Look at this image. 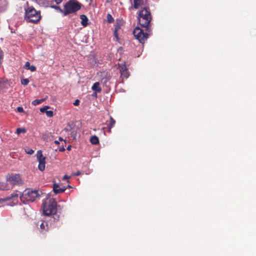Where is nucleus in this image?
<instances>
[{
    "label": "nucleus",
    "instance_id": "obj_1",
    "mask_svg": "<svg viewBox=\"0 0 256 256\" xmlns=\"http://www.w3.org/2000/svg\"><path fill=\"white\" fill-rule=\"evenodd\" d=\"M43 212L46 216L53 215L54 220H59V216L56 214L57 202L53 199H47L42 202Z\"/></svg>",
    "mask_w": 256,
    "mask_h": 256
},
{
    "label": "nucleus",
    "instance_id": "obj_2",
    "mask_svg": "<svg viewBox=\"0 0 256 256\" xmlns=\"http://www.w3.org/2000/svg\"><path fill=\"white\" fill-rule=\"evenodd\" d=\"M138 18L141 27L146 28V30H148L149 28H150V22L152 19L149 8H142L139 12Z\"/></svg>",
    "mask_w": 256,
    "mask_h": 256
},
{
    "label": "nucleus",
    "instance_id": "obj_3",
    "mask_svg": "<svg viewBox=\"0 0 256 256\" xmlns=\"http://www.w3.org/2000/svg\"><path fill=\"white\" fill-rule=\"evenodd\" d=\"M24 20L29 22L36 24L41 19L40 11H37L32 6L24 8Z\"/></svg>",
    "mask_w": 256,
    "mask_h": 256
},
{
    "label": "nucleus",
    "instance_id": "obj_4",
    "mask_svg": "<svg viewBox=\"0 0 256 256\" xmlns=\"http://www.w3.org/2000/svg\"><path fill=\"white\" fill-rule=\"evenodd\" d=\"M64 16L71 14H75L80 10L82 4L76 0H70L64 5Z\"/></svg>",
    "mask_w": 256,
    "mask_h": 256
},
{
    "label": "nucleus",
    "instance_id": "obj_5",
    "mask_svg": "<svg viewBox=\"0 0 256 256\" xmlns=\"http://www.w3.org/2000/svg\"><path fill=\"white\" fill-rule=\"evenodd\" d=\"M142 29L140 27H136L134 31L133 34L136 40L141 44H144L147 40L148 35L151 32V28H149L148 30H146V28Z\"/></svg>",
    "mask_w": 256,
    "mask_h": 256
},
{
    "label": "nucleus",
    "instance_id": "obj_6",
    "mask_svg": "<svg viewBox=\"0 0 256 256\" xmlns=\"http://www.w3.org/2000/svg\"><path fill=\"white\" fill-rule=\"evenodd\" d=\"M39 196L38 190L26 189L24 191L22 194L20 196V198L24 203L29 202H32Z\"/></svg>",
    "mask_w": 256,
    "mask_h": 256
},
{
    "label": "nucleus",
    "instance_id": "obj_7",
    "mask_svg": "<svg viewBox=\"0 0 256 256\" xmlns=\"http://www.w3.org/2000/svg\"><path fill=\"white\" fill-rule=\"evenodd\" d=\"M6 180L12 186L23 184V181L21 178L20 174H8L6 176Z\"/></svg>",
    "mask_w": 256,
    "mask_h": 256
},
{
    "label": "nucleus",
    "instance_id": "obj_8",
    "mask_svg": "<svg viewBox=\"0 0 256 256\" xmlns=\"http://www.w3.org/2000/svg\"><path fill=\"white\" fill-rule=\"evenodd\" d=\"M36 158L38 162V168L42 172L46 167V157L42 154V152L40 150L37 152Z\"/></svg>",
    "mask_w": 256,
    "mask_h": 256
},
{
    "label": "nucleus",
    "instance_id": "obj_9",
    "mask_svg": "<svg viewBox=\"0 0 256 256\" xmlns=\"http://www.w3.org/2000/svg\"><path fill=\"white\" fill-rule=\"evenodd\" d=\"M18 194L16 193H13L10 194V196H8L4 198H0V204H2L4 202H6L9 201L11 200H13L14 201L18 202Z\"/></svg>",
    "mask_w": 256,
    "mask_h": 256
},
{
    "label": "nucleus",
    "instance_id": "obj_10",
    "mask_svg": "<svg viewBox=\"0 0 256 256\" xmlns=\"http://www.w3.org/2000/svg\"><path fill=\"white\" fill-rule=\"evenodd\" d=\"M38 224H40V228L42 231H48L49 228V226L47 222L45 220H40L38 222Z\"/></svg>",
    "mask_w": 256,
    "mask_h": 256
},
{
    "label": "nucleus",
    "instance_id": "obj_11",
    "mask_svg": "<svg viewBox=\"0 0 256 256\" xmlns=\"http://www.w3.org/2000/svg\"><path fill=\"white\" fill-rule=\"evenodd\" d=\"M65 188H60L59 185L57 184H54L53 186V190L56 194L63 192L66 190Z\"/></svg>",
    "mask_w": 256,
    "mask_h": 256
},
{
    "label": "nucleus",
    "instance_id": "obj_12",
    "mask_svg": "<svg viewBox=\"0 0 256 256\" xmlns=\"http://www.w3.org/2000/svg\"><path fill=\"white\" fill-rule=\"evenodd\" d=\"M40 6L44 7H48L51 3V0L49 1L48 0H34Z\"/></svg>",
    "mask_w": 256,
    "mask_h": 256
},
{
    "label": "nucleus",
    "instance_id": "obj_13",
    "mask_svg": "<svg viewBox=\"0 0 256 256\" xmlns=\"http://www.w3.org/2000/svg\"><path fill=\"white\" fill-rule=\"evenodd\" d=\"M54 0H51V3H50V5L49 7H50L52 8H53L55 10H58V12H60L62 14L63 16H64V9H62L59 6H58L56 5H54Z\"/></svg>",
    "mask_w": 256,
    "mask_h": 256
},
{
    "label": "nucleus",
    "instance_id": "obj_14",
    "mask_svg": "<svg viewBox=\"0 0 256 256\" xmlns=\"http://www.w3.org/2000/svg\"><path fill=\"white\" fill-rule=\"evenodd\" d=\"M80 18L81 19V24L82 25L85 27L88 26V20L87 16L84 14H82L80 16Z\"/></svg>",
    "mask_w": 256,
    "mask_h": 256
},
{
    "label": "nucleus",
    "instance_id": "obj_15",
    "mask_svg": "<svg viewBox=\"0 0 256 256\" xmlns=\"http://www.w3.org/2000/svg\"><path fill=\"white\" fill-rule=\"evenodd\" d=\"M115 124L116 120L112 118V116H110V122L109 124H107L108 132H111V129L114 127Z\"/></svg>",
    "mask_w": 256,
    "mask_h": 256
},
{
    "label": "nucleus",
    "instance_id": "obj_16",
    "mask_svg": "<svg viewBox=\"0 0 256 256\" xmlns=\"http://www.w3.org/2000/svg\"><path fill=\"white\" fill-rule=\"evenodd\" d=\"M24 68L26 70H30L31 72H34L36 70V67L33 65H30L28 62H26Z\"/></svg>",
    "mask_w": 256,
    "mask_h": 256
},
{
    "label": "nucleus",
    "instance_id": "obj_17",
    "mask_svg": "<svg viewBox=\"0 0 256 256\" xmlns=\"http://www.w3.org/2000/svg\"><path fill=\"white\" fill-rule=\"evenodd\" d=\"M92 90L95 91L96 92H100L102 91V88L100 86V83L98 82L94 83L92 86Z\"/></svg>",
    "mask_w": 256,
    "mask_h": 256
},
{
    "label": "nucleus",
    "instance_id": "obj_18",
    "mask_svg": "<svg viewBox=\"0 0 256 256\" xmlns=\"http://www.w3.org/2000/svg\"><path fill=\"white\" fill-rule=\"evenodd\" d=\"M134 2V8L135 9L138 8L142 4L143 0H133Z\"/></svg>",
    "mask_w": 256,
    "mask_h": 256
},
{
    "label": "nucleus",
    "instance_id": "obj_19",
    "mask_svg": "<svg viewBox=\"0 0 256 256\" xmlns=\"http://www.w3.org/2000/svg\"><path fill=\"white\" fill-rule=\"evenodd\" d=\"M90 142L92 144H99V139L96 136H92L90 138Z\"/></svg>",
    "mask_w": 256,
    "mask_h": 256
},
{
    "label": "nucleus",
    "instance_id": "obj_20",
    "mask_svg": "<svg viewBox=\"0 0 256 256\" xmlns=\"http://www.w3.org/2000/svg\"><path fill=\"white\" fill-rule=\"evenodd\" d=\"M120 28V25L119 23H116L114 25V36L116 38H118V31Z\"/></svg>",
    "mask_w": 256,
    "mask_h": 256
},
{
    "label": "nucleus",
    "instance_id": "obj_21",
    "mask_svg": "<svg viewBox=\"0 0 256 256\" xmlns=\"http://www.w3.org/2000/svg\"><path fill=\"white\" fill-rule=\"evenodd\" d=\"M10 186L8 184L0 182V190H8L10 189Z\"/></svg>",
    "mask_w": 256,
    "mask_h": 256
},
{
    "label": "nucleus",
    "instance_id": "obj_22",
    "mask_svg": "<svg viewBox=\"0 0 256 256\" xmlns=\"http://www.w3.org/2000/svg\"><path fill=\"white\" fill-rule=\"evenodd\" d=\"M118 68L120 72L128 70V68L125 64H118Z\"/></svg>",
    "mask_w": 256,
    "mask_h": 256
},
{
    "label": "nucleus",
    "instance_id": "obj_23",
    "mask_svg": "<svg viewBox=\"0 0 256 256\" xmlns=\"http://www.w3.org/2000/svg\"><path fill=\"white\" fill-rule=\"evenodd\" d=\"M46 100V98H42V99H36L32 102V104L34 106H36L38 104H41L42 102Z\"/></svg>",
    "mask_w": 256,
    "mask_h": 256
},
{
    "label": "nucleus",
    "instance_id": "obj_24",
    "mask_svg": "<svg viewBox=\"0 0 256 256\" xmlns=\"http://www.w3.org/2000/svg\"><path fill=\"white\" fill-rule=\"evenodd\" d=\"M120 74H121V78H128V76H130V74H129V72L128 70L120 72Z\"/></svg>",
    "mask_w": 256,
    "mask_h": 256
},
{
    "label": "nucleus",
    "instance_id": "obj_25",
    "mask_svg": "<svg viewBox=\"0 0 256 256\" xmlns=\"http://www.w3.org/2000/svg\"><path fill=\"white\" fill-rule=\"evenodd\" d=\"M106 18L108 22L110 24L112 23L114 21V18H112V16L110 14H107Z\"/></svg>",
    "mask_w": 256,
    "mask_h": 256
},
{
    "label": "nucleus",
    "instance_id": "obj_26",
    "mask_svg": "<svg viewBox=\"0 0 256 256\" xmlns=\"http://www.w3.org/2000/svg\"><path fill=\"white\" fill-rule=\"evenodd\" d=\"M16 134H20L21 133H25L26 130L24 128H18L16 130Z\"/></svg>",
    "mask_w": 256,
    "mask_h": 256
},
{
    "label": "nucleus",
    "instance_id": "obj_27",
    "mask_svg": "<svg viewBox=\"0 0 256 256\" xmlns=\"http://www.w3.org/2000/svg\"><path fill=\"white\" fill-rule=\"evenodd\" d=\"M24 150L25 152L29 154H32L34 152V150L29 148H26Z\"/></svg>",
    "mask_w": 256,
    "mask_h": 256
},
{
    "label": "nucleus",
    "instance_id": "obj_28",
    "mask_svg": "<svg viewBox=\"0 0 256 256\" xmlns=\"http://www.w3.org/2000/svg\"><path fill=\"white\" fill-rule=\"evenodd\" d=\"M29 82V80L28 78H24L21 80V83L24 86H26L28 84Z\"/></svg>",
    "mask_w": 256,
    "mask_h": 256
},
{
    "label": "nucleus",
    "instance_id": "obj_29",
    "mask_svg": "<svg viewBox=\"0 0 256 256\" xmlns=\"http://www.w3.org/2000/svg\"><path fill=\"white\" fill-rule=\"evenodd\" d=\"M50 108V107L49 106H46L40 108V112L42 113H44V112H46V111H47L46 110L48 109H49Z\"/></svg>",
    "mask_w": 256,
    "mask_h": 256
},
{
    "label": "nucleus",
    "instance_id": "obj_30",
    "mask_svg": "<svg viewBox=\"0 0 256 256\" xmlns=\"http://www.w3.org/2000/svg\"><path fill=\"white\" fill-rule=\"evenodd\" d=\"M46 114L48 117L52 118L54 116V112L52 110H47L46 111Z\"/></svg>",
    "mask_w": 256,
    "mask_h": 256
},
{
    "label": "nucleus",
    "instance_id": "obj_31",
    "mask_svg": "<svg viewBox=\"0 0 256 256\" xmlns=\"http://www.w3.org/2000/svg\"><path fill=\"white\" fill-rule=\"evenodd\" d=\"M17 111L19 112H24V110L22 107L18 106L17 108Z\"/></svg>",
    "mask_w": 256,
    "mask_h": 256
},
{
    "label": "nucleus",
    "instance_id": "obj_32",
    "mask_svg": "<svg viewBox=\"0 0 256 256\" xmlns=\"http://www.w3.org/2000/svg\"><path fill=\"white\" fill-rule=\"evenodd\" d=\"M80 100L78 99H77L74 102V104L76 106H77L80 104Z\"/></svg>",
    "mask_w": 256,
    "mask_h": 256
},
{
    "label": "nucleus",
    "instance_id": "obj_33",
    "mask_svg": "<svg viewBox=\"0 0 256 256\" xmlns=\"http://www.w3.org/2000/svg\"><path fill=\"white\" fill-rule=\"evenodd\" d=\"M60 152H64L65 150V148L64 146H62V147L60 148L59 149Z\"/></svg>",
    "mask_w": 256,
    "mask_h": 256
},
{
    "label": "nucleus",
    "instance_id": "obj_34",
    "mask_svg": "<svg viewBox=\"0 0 256 256\" xmlns=\"http://www.w3.org/2000/svg\"><path fill=\"white\" fill-rule=\"evenodd\" d=\"M70 178V176H68L67 175H64V178H63V180H67V179H68Z\"/></svg>",
    "mask_w": 256,
    "mask_h": 256
},
{
    "label": "nucleus",
    "instance_id": "obj_35",
    "mask_svg": "<svg viewBox=\"0 0 256 256\" xmlns=\"http://www.w3.org/2000/svg\"><path fill=\"white\" fill-rule=\"evenodd\" d=\"M80 174H81L80 172L78 171L76 172L74 174V176H78L80 175Z\"/></svg>",
    "mask_w": 256,
    "mask_h": 256
},
{
    "label": "nucleus",
    "instance_id": "obj_36",
    "mask_svg": "<svg viewBox=\"0 0 256 256\" xmlns=\"http://www.w3.org/2000/svg\"><path fill=\"white\" fill-rule=\"evenodd\" d=\"M58 140H60V141H62V140H64V144H66V140H63V138H62V137H60V138H58Z\"/></svg>",
    "mask_w": 256,
    "mask_h": 256
},
{
    "label": "nucleus",
    "instance_id": "obj_37",
    "mask_svg": "<svg viewBox=\"0 0 256 256\" xmlns=\"http://www.w3.org/2000/svg\"><path fill=\"white\" fill-rule=\"evenodd\" d=\"M54 144H56L58 145L60 144V142L58 140H54Z\"/></svg>",
    "mask_w": 256,
    "mask_h": 256
},
{
    "label": "nucleus",
    "instance_id": "obj_38",
    "mask_svg": "<svg viewBox=\"0 0 256 256\" xmlns=\"http://www.w3.org/2000/svg\"><path fill=\"white\" fill-rule=\"evenodd\" d=\"M67 150H71V146H70H70H68V148H67Z\"/></svg>",
    "mask_w": 256,
    "mask_h": 256
},
{
    "label": "nucleus",
    "instance_id": "obj_39",
    "mask_svg": "<svg viewBox=\"0 0 256 256\" xmlns=\"http://www.w3.org/2000/svg\"><path fill=\"white\" fill-rule=\"evenodd\" d=\"M112 1V0H106V2H110Z\"/></svg>",
    "mask_w": 256,
    "mask_h": 256
},
{
    "label": "nucleus",
    "instance_id": "obj_40",
    "mask_svg": "<svg viewBox=\"0 0 256 256\" xmlns=\"http://www.w3.org/2000/svg\"><path fill=\"white\" fill-rule=\"evenodd\" d=\"M71 135H72V136H74V137H75V136H74L75 134H73V132L72 133Z\"/></svg>",
    "mask_w": 256,
    "mask_h": 256
},
{
    "label": "nucleus",
    "instance_id": "obj_41",
    "mask_svg": "<svg viewBox=\"0 0 256 256\" xmlns=\"http://www.w3.org/2000/svg\"><path fill=\"white\" fill-rule=\"evenodd\" d=\"M64 130H66V131H68V129H67V128H66Z\"/></svg>",
    "mask_w": 256,
    "mask_h": 256
},
{
    "label": "nucleus",
    "instance_id": "obj_42",
    "mask_svg": "<svg viewBox=\"0 0 256 256\" xmlns=\"http://www.w3.org/2000/svg\"><path fill=\"white\" fill-rule=\"evenodd\" d=\"M2 66L0 65V68Z\"/></svg>",
    "mask_w": 256,
    "mask_h": 256
}]
</instances>
